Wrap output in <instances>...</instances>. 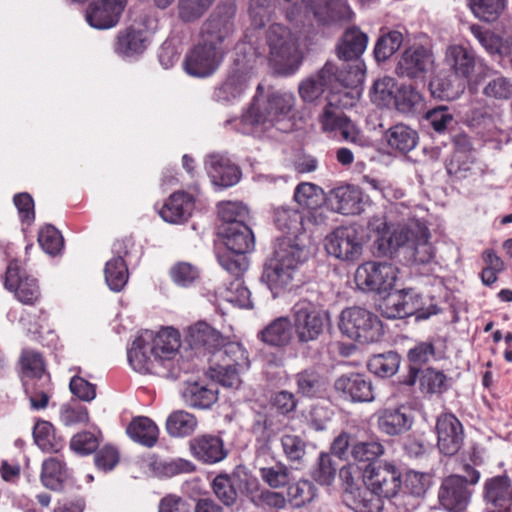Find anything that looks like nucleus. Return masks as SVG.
<instances>
[{"label": "nucleus", "mask_w": 512, "mask_h": 512, "mask_svg": "<svg viewBox=\"0 0 512 512\" xmlns=\"http://www.w3.org/2000/svg\"><path fill=\"white\" fill-rule=\"evenodd\" d=\"M268 60L279 74L294 73L301 63L298 37L287 27L273 24L267 31Z\"/></svg>", "instance_id": "4"}, {"label": "nucleus", "mask_w": 512, "mask_h": 512, "mask_svg": "<svg viewBox=\"0 0 512 512\" xmlns=\"http://www.w3.org/2000/svg\"><path fill=\"white\" fill-rule=\"evenodd\" d=\"M418 309L417 296L410 293H397L388 298L385 313L388 318H406L414 315Z\"/></svg>", "instance_id": "42"}, {"label": "nucleus", "mask_w": 512, "mask_h": 512, "mask_svg": "<svg viewBox=\"0 0 512 512\" xmlns=\"http://www.w3.org/2000/svg\"><path fill=\"white\" fill-rule=\"evenodd\" d=\"M435 59L431 50L424 46L406 49L396 66L399 77L424 82L427 75L434 70Z\"/></svg>", "instance_id": "15"}, {"label": "nucleus", "mask_w": 512, "mask_h": 512, "mask_svg": "<svg viewBox=\"0 0 512 512\" xmlns=\"http://www.w3.org/2000/svg\"><path fill=\"white\" fill-rule=\"evenodd\" d=\"M215 0H179V17L185 22H194L201 18Z\"/></svg>", "instance_id": "59"}, {"label": "nucleus", "mask_w": 512, "mask_h": 512, "mask_svg": "<svg viewBox=\"0 0 512 512\" xmlns=\"http://www.w3.org/2000/svg\"><path fill=\"white\" fill-rule=\"evenodd\" d=\"M66 476L65 464L60 459L51 457L43 462L41 480L47 488L58 489Z\"/></svg>", "instance_id": "50"}, {"label": "nucleus", "mask_w": 512, "mask_h": 512, "mask_svg": "<svg viewBox=\"0 0 512 512\" xmlns=\"http://www.w3.org/2000/svg\"><path fill=\"white\" fill-rule=\"evenodd\" d=\"M348 96L347 92H331L327 96V103L318 116L319 123L324 132L338 131L340 126L348 120L342 109L346 106L342 103L341 96Z\"/></svg>", "instance_id": "31"}, {"label": "nucleus", "mask_w": 512, "mask_h": 512, "mask_svg": "<svg viewBox=\"0 0 512 512\" xmlns=\"http://www.w3.org/2000/svg\"><path fill=\"white\" fill-rule=\"evenodd\" d=\"M216 351L218 362L210 367V377L224 387L238 388L241 384L240 373L250 365L246 349L241 343L225 337Z\"/></svg>", "instance_id": "5"}, {"label": "nucleus", "mask_w": 512, "mask_h": 512, "mask_svg": "<svg viewBox=\"0 0 512 512\" xmlns=\"http://www.w3.org/2000/svg\"><path fill=\"white\" fill-rule=\"evenodd\" d=\"M190 450L195 458L210 464L223 460L227 455L223 441L212 435H202L192 439Z\"/></svg>", "instance_id": "33"}, {"label": "nucleus", "mask_w": 512, "mask_h": 512, "mask_svg": "<svg viewBox=\"0 0 512 512\" xmlns=\"http://www.w3.org/2000/svg\"><path fill=\"white\" fill-rule=\"evenodd\" d=\"M183 398L191 407L207 409L217 401L218 392L213 387L194 382L186 386Z\"/></svg>", "instance_id": "43"}, {"label": "nucleus", "mask_w": 512, "mask_h": 512, "mask_svg": "<svg viewBox=\"0 0 512 512\" xmlns=\"http://www.w3.org/2000/svg\"><path fill=\"white\" fill-rule=\"evenodd\" d=\"M437 447L446 456L455 455L464 442V428L452 413L441 414L436 421Z\"/></svg>", "instance_id": "17"}, {"label": "nucleus", "mask_w": 512, "mask_h": 512, "mask_svg": "<svg viewBox=\"0 0 512 512\" xmlns=\"http://www.w3.org/2000/svg\"><path fill=\"white\" fill-rule=\"evenodd\" d=\"M470 32L491 56L504 57L510 54L512 38H502L477 24L470 26Z\"/></svg>", "instance_id": "35"}, {"label": "nucleus", "mask_w": 512, "mask_h": 512, "mask_svg": "<svg viewBox=\"0 0 512 512\" xmlns=\"http://www.w3.org/2000/svg\"><path fill=\"white\" fill-rule=\"evenodd\" d=\"M364 72L360 64L350 67L346 77L337 74L334 64L327 62L321 70L300 82L298 92L301 99L306 103H313L318 100L326 89L332 92L339 91L338 84L343 87L357 85L362 82Z\"/></svg>", "instance_id": "3"}, {"label": "nucleus", "mask_w": 512, "mask_h": 512, "mask_svg": "<svg viewBox=\"0 0 512 512\" xmlns=\"http://www.w3.org/2000/svg\"><path fill=\"white\" fill-rule=\"evenodd\" d=\"M365 486L383 498H392L401 488V472L390 462L369 464L363 473Z\"/></svg>", "instance_id": "14"}, {"label": "nucleus", "mask_w": 512, "mask_h": 512, "mask_svg": "<svg viewBox=\"0 0 512 512\" xmlns=\"http://www.w3.org/2000/svg\"><path fill=\"white\" fill-rule=\"evenodd\" d=\"M186 338L192 348H203L209 352H215L225 341V337L219 331L203 321L190 326Z\"/></svg>", "instance_id": "32"}, {"label": "nucleus", "mask_w": 512, "mask_h": 512, "mask_svg": "<svg viewBox=\"0 0 512 512\" xmlns=\"http://www.w3.org/2000/svg\"><path fill=\"white\" fill-rule=\"evenodd\" d=\"M334 387L355 402H370L375 398L372 383L358 373L340 376L336 379Z\"/></svg>", "instance_id": "28"}, {"label": "nucleus", "mask_w": 512, "mask_h": 512, "mask_svg": "<svg viewBox=\"0 0 512 512\" xmlns=\"http://www.w3.org/2000/svg\"><path fill=\"white\" fill-rule=\"evenodd\" d=\"M507 0H471L470 8L478 19L485 22L497 20L503 13Z\"/></svg>", "instance_id": "54"}, {"label": "nucleus", "mask_w": 512, "mask_h": 512, "mask_svg": "<svg viewBox=\"0 0 512 512\" xmlns=\"http://www.w3.org/2000/svg\"><path fill=\"white\" fill-rule=\"evenodd\" d=\"M128 361L132 368L139 373H150L168 377L155 359L153 350L143 337L135 339L128 350Z\"/></svg>", "instance_id": "23"}, {"label": "nucleus", "mask_w": 512, "mask_h": 512, "mask_svg": "<svg viewBox=\"0 0 512 512\" xmlns=\"http://www.w3.org/2000/svg\"><path fill=\"white\" fill-rule=\"evenodd\" d=\"M5 285L15 291L16 298L23 304L33 305L40 297V290L35 279L22 278L16 262H11L7 268Z\"/></svg>", "instance_id": "26"}, {"label": "nucleus", "mask_w": 512, "mask_h": 512, "mask_svg": "<svg viewBox=\"0 0 512 512\" xmlns=\"http://www.w3.org/2000/svg\"><path fill=\"white\" fill-rule=\"evenodd\" d=\"M419 387L425 394H442L449 388V379L443 371L426 368L421 371Z\"/></svg>", "instance_id": "47"}, {"label": "nucleus", "mask_w": 512, "mask_h": 512, "mask_svg": "<svg viewBox=\"0 0 512 512\" xmlns=\"http://www.w3.org/2000/svg\"><path fill=\"white\" fill-rule=\"evenodd\" d=\"M262 480L272 488H279L290 482V470L282 463H275L270 467H262L259 470Z\"/></svg>", "instance_id": "62"}, {"label": "nucleus", "mask_w": 512, "mask_h": 512, "mask_svg": "<svg viewBox=\"0 0 512 512\" xmlns=\"http://www.w3.org/2000/svg\"><path fill=\"white\" fill-rule=\"evenodd\" d=\"M368 36L357 27L347 29L337 46V55L344 60L359 58L365 51Z\"/></svg>", "instance_id": "37"}, {"label": "nucleus", "mask_w": 512, "mask_h": 512, "mask_svg": "<svg viewBox=\"0 0 512 512\" xmlns=\"http://www.w3.org/2000/svg\"><path fill=\"white\" fill-rule=\"evenodd\" d=\"M129 437L142 445L152 447L158 440V428L148 417L134 418L126 429Z\"/></svg>", "instance_id": "41"}, {"label": "nucleus", "mask_w": 512, "mask_h": 512, "mask_svg": "<svg viewBox=\"0 0 512 512\" xmlns=\"http://www.w3.org/2000/svg\"><path fill=\"white\" fill-rule=\"evenodd\" d=\"M294 106L295 97L291 93H257L246 113L242 115L243 132L252 133L255 129L266 130L274 126L279 130L288 129L286 122L292 118Z\"/></svg>", "instance_id": "1"}, {"label": "nucleus", "mask_w": 512, "mask_h": 512, "mask_svg": "<svg viewBox=\"0 0 512 512\" xmlns=\"http://www.w3.org/2000/svg\"><path fill=\"white\" fill-rule=\"evenodd\" d=\"M396 278L397 268L387 262H365L355 272V282L361 290L377 293L391 290Z\"/></svg>", "instance_id": "12"}, {"label": "nucleus", "mask_w": 512, "mask_h": 512, "mask_svg": "<svg viewBox=\"0 0 512 512\" xmlns=\"http://www.w3.org/2000/svg\"><path fill=\"white\" fill-rule=\"evenodd\" d=\"M293 328L299 343L317 340L329 323V312L307 299L296 302L292 309Z\"/></svg>", "instance_id": "6"}, {"label": "nucleus", "mask_w": 512, "mask_h": 512, "mask_svg": "<svg viewBox=\"0 0 512 512\" xmlns=\"http://www.w3.org/2000/svg\"><path fill=\"white\" fill-rule=\"evenodd\" d=\"M25 392L34 409H44L48 405L51 393L50 376H43L39 381H24Z\"/></svg>", "instance_id": "48"}, {"label": "nucleus", "mask_w": 512, "mask_h": 512, "mask_svg": "<svg viewBox=\"0 0 512 512\" xmlns=\"http://www.w3.org/2000/svg\"><path fill=\"white\" fill-rule=\"evenodd\" d=\"M126 247L125 240L114 243L113 249L118 256L109 260L104 270L107 285L116 292L121 291L128 281V268L123 259V255H127Z\"/></svg>", "instance_id": "30"}, {"label": "nucleus", "mask_w": 512, "mask_h": 512, "mask_svg": "<svg viewBox=\"0 0 512 512\" xmlns=\"http://www.w3.org/2000/svg\"><path fill=\"white\" fill-rule=\"evenodd\" d=\"M415 237L409 245L410 258L416 264H428L434 258L435 252L429 241V229L423 223L414 224Z\"/></svg>", "instance_id": "36"}, {"label": "nucleus", "mask_w": 512, "mask_h": 512, "mask_svg": "<svg viewBox=\"0 0 512 512\" xmlns=\"http://www.w3.org/2000/svg\"><path fill=\"white\" fill-rule=\"evenodd\" d=\"M307 3V12L322 24L331 21L350 19L352 11L343 0H303Z\"/></svg>", "instance_id": "29"}, {"label": "nucleus", "mask_w": 512, "mask_h": 512, "mask_svg": "<svg viewBox=\"0 0 512 512\" xmlns=\"http://www.w3.org/2000/svg\"><path fill=\"white\" fill-rule=\"evenodd\" d=\"M148 46V39L142 31L127 28L120 31L115 42V52L123 56H132L145 51Z\"/></svg>", "instance_id": "39"}, {"label": "nucleus", "mask_w": 512, "mask_h": 512, "mask_svg": "<svg viewBox=\"0 0 512 512\" xmlns=\"http://www.w3.org/2000/svg\"><path fill=\"white\" fill-rule=\"evenodd\" d=\"M323 190L315 184L303 182L297 185L294 193L295 201L303 207L313 209L322 200Z\"/></svg>", "instance_id": "60"}, {"label": "nucleus", "mask_w": 512, "mask_h": 512, "mask_svg": "<svg viewBox=\"0 0 512 512\" xmlns=\"http://www.w3.org/2000/svg\"><path fill=\"white\" fill-rule=\"evenodd\" d=\"M275 224L279 230L297 237L303 230V215L298 210L281 207L275 211Z\"/></svg>", "instance_id": "51"}, {"label": "nucleus", "mask_w": 512, "mask_h": 512, "mask_svg": "<svg viewBox=\"0 0 512 512\" xmlns=\"http://www.w3.org/2000/svg\"><path fill=\"white\" fill-rule=\"evenodd\" d=\"M483 94L489 98L507 100L512 97V80L505 76L497 75L484 86Z\"/></svg>", "instance_id": "64"}, {"label": "nucleus", "mask_w": 512, "mask_h": 512, "mask_svg": "<svg viewBox=\"0 0 512 512\" xmlns=\"http://www.w3.org/2000/svg\"><path fill=\"white\" fill-rule=\"evenodd\" d=\"M149 344L161 369L168 373V376L172 375L173 363L180 348L178 331L173 328H164L155 335Z\"/></svg>", "instance_id": "21"}, {"label": "nucleus", "mask_w": 512, "mask_h": 512, "mask_svg": "<svg viewBox=\"0 0 512 512\" xmlns=\"http://www.w3.org/2000/svg\"><path fill=\"white\" fill-rule=\"evenodd\" d=\"M218 214L222 224L245 223L249 216L246 206L240 202L227 201L218 205Z\"/></svg>", "instance_id": "63"}, {"label": "nucleus", "mask_w": 512, "mask_h": 512, "mask_svg": "<svg viewBox=\"0 0 512 512\" xmlns=\"http://www.w3.org/2000/svg\"><path fill=\"white\" fill-rule=\"evenodd\" d=\"M445 62L455 77L477 86L490 72L483 62H478L473 51L462 45H450L445 52Z\"/></svg>", "instance_id": "10"}, {"label": "nucleus", "mask_w": 512, "mask_h": 512, "mask_svg": "<svg viewBox=\"0 0 512 512\" xmlns=\"http://www.w3.org/2000/svg\"><path fill=\"white\" fill-rule=\"evenodd\" d=\"M298 394L304 397H315L323 388V380L314 369H305L295 375Z\"/></svg>", "instance_id": "55"}, {"label": "nucleus", "mask_w": 512, "mask_h": 512, "mask_svg": "<svg viewBox=\"0 0 512 512\" xmlns=\"http://www.w3.org/2000/svg\"><path fill=\"white\" fill-rule=\"evenodd\" d=\"M126 0H92L86 11V20L96 29H109L117 25Z\"/></svg>", "instance_id": "20"}, {"label": "nucleus", "mask_w": 512, "mask_h": 512, "mask_svg": "<svg viewBox=\"0 0 512 512\" xmlns=\"http://www.w3.org/2000/svg\"><path fill=\"white\" fill-rule=\"evenodd\" d=\"M403 42V35L399 31H389L376 42L374 55L377 61H385L398 51Z\"/></svg>", "instance_id": "57"}, {"label": "nucleus", "mask_w": 512, "mask_h": 512, "mask_svg": "<svg viewBox=\"0 0 512 512\" xmlns=\"http://www.w3.org/2000/svg\"><path fill=\"white\" fill-rule=\"evenodd\" d=\"M197 427V419L194 415L177 410L171 413L166 420V429L173 437H183L192 434Z\"/></svg>", "instance_id": "46"}, {"label": "nucleus", "mask_w": 512, "mask_h": 512, "mask_svg": "<svg viewBox=\"0 0 512 512\" xmlns=\"http://www.w3.org/2000/svg\"><path fill=\"white\" fill-rule=\"evenodd\" d=\"M327 253L344 262L357 261L363 251V238L353 226H342L325 238Z\"/></svg>", "instance_id": "13"}, {"label": "nucleus", "mask_w": 512, "mask_h": 512, "mask_svg": "<svg viewBox=\"0 0 512 512\" xmlns=\"http://www.w3.org/2000/svg\"><path fill=\"white\" fill-rule=\"evenodd\" d=\"M23 382L39 381L43 376H49L45 373L44 362L41 355L32 350H24L20 358Z\"/></svg>", "instance_id": "52"}, {"label": "nucleus", "mask_w": 512, "mask_h": 512, "mask_svg": "<svg viewBox=\"0 0 512 512\" xmlns=\"http://www.w3.org/2000/svg\"><path fill=\"white\" fill-rule=\"evenodd\" d=\"M413 424V417L400 409H387L378 419L379 429L387 435H399L408 431Z\"/></svg>", "instance_id": "40"}, {"label": "nucleus", "mask_w": 512, "mask_h": 512, "mask_svg": "<svg viewBox=\"0 0 512 512\" xmlns=\"http://www.w3.org/2000/svg\"><path fill=\"white\" fill-rule=\"evenodd\" d=\"M293 326L288 317H278L259 333L260 339L271 346L282 347L290 343Z\"/></svg>", "instance_id": "38"}, {"label": "nucleus", "mask_w": 512, "mask_h": 512, "mask_svg": "<svg viewBox=\"0 0 512 512\" xmlns=\"http://www.w3.org/2000/svg\"><path fill=\"white\" fill-rule=\"evenodd\" d=\"M236 7L232 3L220 4L203 22L199 40L212 46L223 48L227 53L234 33V16Z\"/></svg>", "instance_id": "9"}, {"label": "nucleus", "mask_w": 512, "mask_h": 512, "mask_svg": "<svg viewBox=\"0 0 512 512\" xmlns=\"http://www.w3.org/2000/svg\"><path fill=\"white\" fill-rule=\"evenodd\" d=\"M219 234L227 249L234 254L243 255L254 249V235L246 223L221 224Z\"/></svg>", "instance_id": "25"}, {"label": "nucleus", "mask_w": 512, "mask_h": 512, "mask_svg": "<svg viewBox=\"0 0 512 512\" xmlns=\"http://www.w3.org/2000/svg\"><path fill=\"white\" fill-rule=\"evenodd\" d=\"M384 446L378 440L356 442L351 447V456L355 461H373L384 454Z\"/></svg>", "instance_id": "58"}, {"label": "nucleus", "mask_w": 512, "mask_h": 512, "mask_svg": "<svg viewBox=\"0 0 512 512\" xmlns=\"http://www.w3.org/2000/svg\"><path fill=\"white\" fill-rule=\"evenodd\" d=\"M237 474H219L212 481V490L217 499L225 506L234 505L238 498Z\"/></svg>", "instance_id": "45"}, {"label": "nucleus", "mask_w": 512, "mask_h": 512, "mask_svg": "<svg viewBox=\"0 0 512 512\" xmlns=\"http://www.w3.org/2000/svg\"><path fill=\"white\" fill-rule=\"evenodd\" d=\"M400 364L399 355L389 351L384 354L374 355L368 362L370 371L381 377L394 375Z\"/></svg>", "instance_id": "56"}, {"label": "nucleus", "mask_w": 512, "mask_h": 512, "mask_svg": "<svg viewBox=\"0 0 512 512\" xmlns=\"http://www.w3.org/2000/svg\"><path fill=\"white\" fill-rule=\"evenodd\" d=\"M205 165L212 183L216 186L227 188L235 185L240 180L239 168L223 154H210L205 161Z\"/></svg>", "instance_id": "24"}, {"label": "nucleus", "mask_w": 512, "mask_h": 512, "mask_svg": "<svg viewBox=\"0 0 512 512\" xmlns=\"http://www.w3.org/2000/svg\"><path fill=\"white\" fill-rule=\"evenodd\" d=\"M477 160L473 154L454 152L447 164V172L458 179L467 178L477 173Z\"/></svg>", "instance_id": "53"}, {"label": "nucleus", "mask_w": 512, "mask_h": 512, "mask_svg": "<svg viewBox=\"0 0 512 512\" xmlns=\"http://www.w3.org/2000/svg\"><path fill=\"white\" fill-rule=\"evenodd\" d=\"M351 495L350 505L355 512H381L383 509L384 498L367 486L352 492Z\"/></svg>", "instance_id": "49"}, {"label": "nucleus", "mask_w": 512, "mask_h": 512, "mask_svg": "<svg viewBox=\"0 0 512 512\" xmlns=\"http://www.w3.org/2000/svg\"><path fill=\"white\" fill-rule=\"evenodd\" d=\"M307 257L304 247L290 238L280 239L274 257L266 265L262 278L274 296L293 286L299 265Z\"/></svg>", "instance_id": "2"}, {"label": "nucleus", "mask_w": 512, "mask_h": 512, "mask_svg": "<svg viewBox=\"0 0 512 512\" xmlns=\"http://www.w3.org/2000/svg\"><path fill=\"white\" fill-rule=\"evenodd\" d=\"M194 208L195 201L193 196L184 191H177L165 201L159 214L166 222L181 224L191 217Z\"/></svg>", "instance_id": "27"}, {"label": "nucleus", "mask_w": 512, "mask_h": 512, "mask_svg": "<svg viewBox=\"0 0 512 512\" xmlns=\"http://www.w3.org/2000/svg\"><path fill=\"white\" fill-rule=\"evenodd\" d=\"M33 438L37 446L47 453H58L64 446L63 440L55 436L54 427L48 421L40 420L35 424Z\"/></svg>", "instance_id": "44"}, {"label": "nucleus", "mask_w": 512, "mask_h": 512, "mask_svg": "<svg viewBox=\"0 0 512 512\" xmlns=\"http://www.w3.org/2000/svg\"><path fill=\"white\" fill-rule=\"evenodd\" d=\"M339 328L343 334L359 343L378 341L383 334L382 323L370 311L351 307L342 311Z\"/></svg>", "instance_id": "7"}, {"label": "nucleus", "mask_w": 512, "mask_h": 512, "mask_svg": "<svg viewBox=\"0 0 512 512\" xmlns=\"http://www.w3.org/2000/svg\"><path fill=\"white\" fill-rule=\"evenodd\" d=\"M471 495L472 491L459 475L446 477L438 492L440 504L451 512L464 511L470 502Z\"/></svg>", "instance_id": "19"}, {"label": "nucleus", "mask_w": 512, "mask_h": 512, "mask_svg": "<svg viewBox=\"0 0 512 512\" xmlns=\"http://www.w3.org/2000/svg\"><path fill=\"white\" fill-rule=\"evenodd\" d=\"M337 473V467L327 453H321L312 471V478L320 485H331Z\"/></svg>", "instance_id": "61"}, {"label": "nucleus", "mask_w": 512, "mask_h": 512, "mask_svg": "<svg viewBox=\"0 0 512 512\" xmlns=\"http://www.w3.org/2000/svg\"><path fill=\"white\" fill-rule=\"evenodd\" d=\"M226 54L223 48L198 40L185 56L184 69L193 77H210L220 68Z\"/></svg>", "instance_id": "11"}, {"label": "nucleus", "mask_w": 512, "mask_h": 512, "mask_svg": "<svg viewBox=\"0 0 512 512\" xmlns=\"http://www.w3.org/2000/svg\"><path fill=\"white\" fill-rule=\"evenodd\" d=\"M419 221H410L407 224L388 225L384 217L373 216L368 221V229L375 234L374 246L380 256L392 255L405 244L408 246L415 237L414 224Z\"/></svg>", "instance_id": "8"}, {"label": "nucleus", "mask_w": 512, "mask_h": 512, "mask_svg": "<svg viewBox=\"0 0 512 512\" xmlns=\"http://www.w3.org/2000/svg\"><path fill=\"white\" fill-rule=\"evenodd\" d=\"M483 499L489 512H508L512 507V481L507 475L487 479Z\"/></svg>", "instance_id": "18"}, {"label": "nucleus", "mask_w": 512, "mask_h": 512, "mask_svg": "<svg viewBox=\"0 0 512 512\" xmlns=\"http://www.w3.org/2000/svg\"><path fill=\"white\" fill-rule=\"evenodd\" d=\"M328 204L333 211L343 215H357L364 210L361 190L351 185L340 186L331 190L328 196Z\"/></svg>", "instance_id": "22"}, {"label": "nucleus", "mask_w": 512, "mask_h": 512, "mask_svg": "<svg viewBox=\"0 0 512 512\" xmlns=\"http://www.w3.org/2000/svg\"><path fill=\"white\" fill-rule=\"evenodd\" d=\"M251 61L237 57L223 83L214 90L213 97L218 102H232L244 94L252 75Z\"/></svg>", "instance_id": "16"}, {"label": "nucleus", "mask_w": 512, "mask_h": 512, "mask_svg": "<svg viewBox=\"0 0 512 512\" xmlns=\"http://www.w3.org/2000/svg\"><path fill=\"white\" fill-rule=\"evenodd\" d=\"M388 147L397 153L406 154L418 143V133L405 124H396L384 134Z\"/></svg>", "instance_id": "34"}]
</instances>
